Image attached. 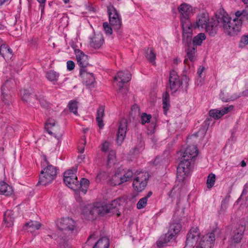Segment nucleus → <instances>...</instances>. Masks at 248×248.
Segmentation results:
<instances>
[{
	"label": "nucleus",
	"mask_w": 248,
	"mask_h": 248,
	"mask_svg": "<svg viewBox=\"0 0 248 248\" xmlns=\"http://www.w3.org/2000/svg\"><path fill=\"white\" fill-rule=\"evenodd\" d=\"M14 219L15 215L14 212L10 210H7L4 214L3 225H5V227L7 228L12 227L14 224Z\"/></svg>",
	"instance_id": "17"
},
{
	"label": "nucleus",
	"mask_w": 248,
	"mask_h": 248,
	"mask_svg": "<svg viewBox=\"0 0 248 248\" xmlns=\"http://www.w3.org/2000/svg\"><path fill=\"white\" fill-rule=\"evenodd\" d=\"M123 179L122 173L120 171H117L110 180L111 184L113 186L120 185L124 183Z\"/></svg>",
	"instance_id": "29"
},
{
	"label": "nucleus",
	"mask_w": 248,
	"mask_h": 248,
	"mask_svg": "<svg viewBox=\"0 0 248 248\" xmlns=\"http://www.w3.org/2000/svg\"><path fill=\"white\" fill-rule=\"evenodd\" d=\"M108 12L109 16V20L121 17L116 9L112 5L108 6Z\"/></svg>",
	"instance_id": "34"
},
{
	"label": "nucleus",
	"mask_w": 248,
	"mask_h": 248,
	"mask_svg": "<svg viewBox=\"0 0 248 248\" xmlns=\"http://www.w3.org/2000/svg\"><path fill=\"white\" fill-rule=\"evenodd\" d=\"M81 141H82V144H83V145L80 147H78L79 152L81 153H83V152L84 151V146L85 145V137H83L81 139Z\"/></svg>",
	"instance_id": "62"
},
{
	"label": "nucleus",
	"mask_w": 248,
	"mask_h": 248,
	"mask_svg": "<svg viewBox=\"0 0 248 248\" xmlns=\"http://www.w3.org/2000/svg\"><path fill=\"white\" fill-rule=\"evenodd\" d=\"M217 26L222 28L225 34L230 36H235L241 31L242 26V19L241 17H237L233 19L226 13L216 15Z\"/></svg>",
	"instance_id": "1"
},
{
	"label": "nucleus",
	"mask_w": 248,
	"mask_h": 248,
	"mask_svg": "<svg viewBox=\"0 0 248 248\" xmlns=\"http://www.w3.org/2000/svg\"><path fill=\"white\" fill-rule=\"evenodd\" d=\"M206 39V36L204 33H200L197 35L195 36L192 41V46L197 47V46H200L202 44L203 40Z\"/></svg>",
	"instance_id": "35"
},
{
	"label": "nucleus",
	"mask_w": 248,
	"mask_h": 248,
	"mask_svg": "<svg viewBox=\"0 0 248 248\" xmlns=\"http://www.w3.org/2000/svg\"><path fill=\"white\" fill-rule=\"evenodd\" d=\"M105 116V106H100L97 110L96 121L100 128L104 126L103 118Z\"/></svg>",
	"instance_id": "21"
},
{
	"label": "nucleus",
	"mask_w": 248,
	"mask_h": 248,
	"mask_svg": "<svg viewBox=\"0 0 248 248\" xmlns=\"http://www.w3.org/2000/svg\"><path fill=\"white\" fill-rule=\"evenodd\" d=\"M197 47L194 46H189L186 49V56L184 60V63L188 64V60L191 62H193L196 60V53Z\"/></svg>",
	"instance_id": "19"
},
{
	"label": "nucleus",
	"mask_w": 248,
	"mask_h": 248,
	"mask_svg": "<svg viewBox=\"0 0 248 248\" xmlns=\"http://www.w3.org/2000/svg\"><path fill=\"white\" fill-rule=\"evenodd\" d=\"M68 108L70 111L75 115H78V104L76 101H70L68 104Z\"/></svg>",
	"instance_id": "44"
},
{
	"label": "nucleus",
	"mask_w": 248,
	"mask_h": 248,
	"mask_svg": "<svg viewBox=\"0 0 248 248\" xmlns=\"http://www.w3.org/2000/svg\"><path fill=\"white\" fill-rule=\"evenodd\" d=\"M80 76L82 79V82L86 86H91L95 82V78L92 73L89 72L87 69L80 70Z\"/></svg>",
	"instance_id": "13"
},
{
	"label": "nucleus",
	"mask_w": 248,
	"mask_h": 248,
	"mask_svg": "<svg viewBox=\"0 0 248 248\" xmlns=\"http://www.w3.org/2000/svg\"><path fill=\"white\" fill-rule=\"evenodd\" d=\"M216 180V176L213 173H210L207 179L206 184L208 188H211L214 185Z\"/></svg>",
	"instance_id": "45"
},
{
	"label": "nucleus",
	"mask_w": 248,
	"mask_h": 248,
	"mask_svg": "<svg viewBox=\"0 0 248 248\" xmlns=\"http://www.w3.org/2000/svg\"><path fill=\"white\" fill-rule=\"evenodd\" d=\"M248 45V33L241 36L239 42L240 46L243 47Z\"/></svg>",
	"instance_id": "54"
},
{
	"label": "nucleus",
	"mask_w": 248,
	"mask_h": 248,
	"mask_svg": "<svg viewBox=\"0 0 248 248\" xmlns=\"http://www.w3.org/2000/svg\"><path fill=\"white\" fill-rule=\"evenodd\" d=\"M175 236L173 233L168 232L164 236H162L157 242V246L158 247H163L164 245L170 242Z\"/></svg>",
	"instance_id": "28"
},
{
	"label": "nucleus",
	"mask_w": 248,
	"mask_h": 248,
	"mask_svg": "<svg viewBox=\"0 0 248 248\" xmlns=\"http://www.w3.org/2000/svg\"><path fill=\"white\" fill-rule=\"evenodd\" d=\"M109 20V23L111 26L113 27L114 30L119 31L122 26V21L121 17L115 18V19H110Z\"/></svg>",
	"instance_id": "41"
},
{
	"label": "nucleus",
	"mask_w": 248,
	"mask_h": 248,
	"mask_svg": "<svg viewBox=\"0 0 248 248\" xmlns=\"http://www.w3.org/2000/svg\"><path fill=\"white\" fill-rule=\"evenodd\" d=\"M59 76V73L54 70H49L46 73V78L54 85L57 83Z\"/></svg>",
	"instance_id": "24"
},
{
	"label": "nucleus",
	"mask_w": 248,
	"mask_h": 248,
	"mask_svg": "<svg viewBox=\"0 0 248 248\" xmlns=\"http://www.w3.org/2000/svg\"><path fill=\"white\" fill-rule=\"evenodd\" d=\"M109 205L101 203H96L93 205H88L84 210L89 218H92L94 215H104L108 213Z\"/></svg>",
	"instance_id": "5"
},
{
	"label": "nucleus",
	"mask_w": 248,
	"mask_h": 248,
	"mask_svg": "<svg viewBox=\"0 0 248 248\" xmlns=\"http://www.w3.org/2000/svg\"><path fill=\"white\" fill-rule=\"evenodd\" d=\"M191 233H188L186 241V246L192 247L197 242V240L194 237H191Z\"/></svg>",
	"instance_id": "49"
},
{
	"label": "nucleus",
	"mask_w": 248,
	"mask_h": 248,
	"mask_svg": "<svg viewBox=\"0 0 248 248\" xmlns=\"http://www.w3.org/2000/svg\"><path fill=\"white\" fill-rule=\"evenodd\" d=\"M243 227L239 228L234 232V235L232 238V242L237 243L240 242L243 234Z\"/></svg>",
	"instance_id": "33"
},
{
	"label": "nucleus",
	"mask_w": 248,
	"mask_h": 248,
	"mask_svg": "<svg viewBox=\"0 0 248 248\" xmlns=\"http://www.w3.org/2000/svg\"><path fill=\"white\" fill-rule=\"evenodd\" d=\"M147 200L146 198L140 199L137 204V207L139 209H142L146 206L147 204Z\"/></svg>",
	"instance_id": "53"
},
{
	"label": "nucleus",
	"mask_w": 248,
	"mask_h": 248,
	"mask_svg": "<svg viewBox=\"0 0 248 248\" xmlns=\"http://www.w3.org/2000/svg\"><path fill=\"white\" fill-rule=\"evenodd\" d=\"M223 95H224L223 93H221L220 94V97L221 99L222 100V101L225 102H230L231 101H233L239 97L238 96H235L234 97L231 96L229 98H227V97H225L223 96Z\"/></svg>",
	"instance_id": "56"
},
{
	"label": "nucleus",
	"mask_w": 248,
	"mask_h": 248,
	"mask_svg": "<svg viewBox=\"0 0 248 248\" xmlns=\"http://www.w3.org/2000/svg\"><path fill=\"white\" fill-rule=\"evenodd\" d=\"M193 26L194 28L204 29L210 35L214 36L217 31V19H210L207 13H202L198 16L196 22Z\"/></svg>",
	"instance_id": "2"
},
{
	"label": "nucleus",
	"mask_w": 248,
	"mask_h": 248,
	"mask_svg": "<svg viewBox=\"0 0 248 248\" xmlns=\"http://www.w3.org/2000/svg\"><path fill=\"white\" fill-rule=\"evenodd\" d=\"M170 107V102H163V108L165 114H167V112L169 109Z\"/></svg>",
	"instance_id": "61"
},
{
	"label": "nucleus",
	"mask_w": 248,
	"mask_h": 248,
	"mask_svg": "<svg viewBox=\"0 0 248 248\" xmlns=\"http://www.w3.org/2000/svg\"><path fill=\"white\" fill-rule=\"evenodd\" d=\"M181 229V226L180 223L173 222L170 225L168 232L171 233H173L175 236L180 232Z\"/></svg>",
	"instance_id": "38"
},
{
	"label": "nucleus",
	"mask_w": 248,
	"mask_h": 248,
	"mask_svg": "<svg viewBox=\"0 0 248 248\" xmlns=\"http://www.w3.org/2000/svg\"><path fill=\"white\" fill-rule=\"evenodd\" d=\"M35 98L38 100L40 105L44 108H46L48 106V104L46 100L45 99L44 96L42 95H35Z\"/></svg>",
	"instance_id": "47"
},
{
	"label": "nucleus",
	"mask_w": 248,
	"mask_h": 248,
	"mask_svg": "<svg viewBox=\"0 0 248 248\" xmlns=\"http://www.w3.org/2000/svg\"><path fill=\"white\" fill-rule=\"evenodd\" d=\"M204 67L203 66H200L199 69H198V71H197V74L199 77V78H201L200 79V83H201L202 84V81L203 80V79L202 78V73L203 72V71H204Z\"/></svg>",
	"instance_id": "59"
},
{
	"label": "nucleus",
	"mask_w": 248,
	"mask_h": 248,
	"mask_svg": "<svg viewBox=\"0 0 248 248\" xmlns=\"http://www.w3.org/2000/svg\"><path fill=\"white\" fill-rule=\"evenodd\" d=\"M178 10L181 14V19H189L190 15L192 14V7L186 3L180 5L178 7Z\"/></svg>",
	"instance_id": "14"
},
{
	"label": "nucleus",
	"mask_w": 248,
	"mask_h": 248,
	"mask_svg": "<svg viewBox=\"0 0 248 248\" xmlns=\"http://www.w3.org/2000/svg\"><path fill=\"white\" fill-rule=\"evenodd\" d=\"M41 226V224L35 221H31L26 223L23 226V229L29 232H33L35 230H38Z\"/></svg>",
	"instance_id": "23"
},
{
	"label": "nucleus",
	"mask_w": 248,
	"mask_h": 248,
	"mask_svg": "<svg viewBox=\"0 0 248 248\" xmlns=\"http://www.w3.org/2000/svg\"><path fill=\"white\" fill-rule=\"evenodd\" d=\"M60 231H64L65 233H71L75 228V222L69 217L61 218L57 223Z\"/></svg>",
	"instance_id": "9"
},
{
	"label": "nucleus",
	"mask_w": 248,
	"mask_h": 248,
	"mask_svg": "<svg viewBox=\"0 0 248 248\" xmlns=\"http://www.w3.org/2000/svg\"><path fill=\"white\" fill-rule=\"evenodd\" d=\"M248 197V184H246L244 186V189L242 192V194L238 199V201L243 200L247 201Z\"/></svg>",
	"instance_id": "46"
},
{
	"label": "nucleus",
	"mask_w": 248,
	"mask_h": 248,
	"mask_svg": "<svg viewBox=\"0 0 248 248\" xmlns=\"http://www.w3.org/2000/svg\"><path fill=\"white\" fill-rule=\"evenodd\" d=\"M117 203L118 202L114 200L111 203L107 204V205H109V207H110L108 211V213L114 214L117 212Z\"/></svg>",
	"instance_id": "50"
},
{
	"label": "nucleus",
	"mask_w": 248,
	"mask_h": 248,
	"mask_svg": "<svg viewBox=\"0 0 248 248\" xmlns=\"http://www.w3.org/2000/svg\"><path fill=\"white\" fill-rule=\"evenodd\" d=\"M77 170V166L66 171L64 173L63 181L65 185L70 188L74 190H78V180L75 173Z\"/></svg>",
	"instance_id": "7"
},
{
	"label": "nucleus",
	"mask_w": 248,
	"mask_h": 248,
	"mask_svg": "<svg viewBox=\"0 0 248 248\" xmlns=\"http://www.w3.org/2000/svg\"><path fill=\"white\" fill-rule=\"evenodd\" d=\"M149 177L148 173L138 172L133 179L132 186L134 190L137 192L144 190L147 186Z\"/></svg>",
	"instance_id": "8"
},
{
	"label": "nucleus",
	"mask_w": 248,
	"mask_h": 248,
	"mask_svg": "<svg viewBox=\"0 0 248 248\" xmlns=\"http://www.w3.org/2000/svg\"><path fill=\"white\" fill-rule=\"evenodd\" d=\"M109 143L108 141H105L102 145L101 150L102 151L106 152L109 151Z\"/></svg>",
	"instance_id": "58"
},
{
	"label": "nucleus",
	"mask_w": 248,
	"mask_h": 248,
	"mask_svg": "<svg viewBox=\"0 0 248 248\" xmlns=\"http://www.w3.org/2000/svg\"><path fill=\"white\" fill-rule=\"evenodd\" d=\"M131 78V74L128 71H119L116 76L114 78V80H120L122 83H125L129 82Z\"/></svg>",
	"instance_id": "20"
},
{
	"label": "nucleus",
	"mask_w": 248,
	"mask_h": 248,
	"mask_svg": "<svg viewBox=\"0 0 248 248\" xmlns=\"http://www.w3.org/2000/svg\"><path fill=\"white\" fill-rule=\"evenodd\" d=\"M188 78L186 76L183 77L182 81L177 73L175 71H171L170 72L169 78L170 89L171 93H175L177 91L183 82L185 83L186 87L187 88L188 85Z\"/></svg>",
	"instance_id": "4"
},
{
	"label": "nucleus",
	"mask_w": 248,
	"mask_h": 248,
	"mask_svg": "<svg viewBox=\"0 0 248 248\" xmlns=\"http://www.w3.org/2000/svg\"><path fill=\"white\" fill-rule=\"evenodd\" d=\"M215 240V236L214 232L207 233L202 237L196 248H212Z\"/></svg>",
	"instance_id": "10"
},
{
	"label": "nucleus",
	"mask_w": 248,
	"mask_h": 248,
	"mask_svg": "<svg viewBox=\"0 0 248 248\" xmlns=\"http://www.w3.org/2000/svg\"><path fill=\"white\" fill-rule=\"evenodd\" d=\"M192 33H183V43L185 46H192Z\"/></svg>",
	"instance_id": "39"
},
{
	"label": "nucleus",
	"mask_w": 248,
	"mask_h": 248,
	"mask_svg": "<svg viewBox=\"0 0 248 248\" xmlns=\"http://www.w3.org/2000/svg\"><path fill=\"white\" fill-rule=\"evenodd\" d=\"M183 28V33H192L193 25H192L189 19H181Z\"/></svg>",
	"instance_id": "27"
},
{
	"label": "nucleus",
	"mask_w": 248,
	"mask_h": 248,
	"mask_svg": "<svg viewBox=\"0 0 248 248\" xmlns=\"http://www.w3.org/2000/svg\"><path fill=\"white\" fill-rule=\"evenodd\" d=\"M190 159L182 156L181 160L177 169V179L179 182H183L190 172Z\"/></svg>",
	"instance_id": "6"
},
{
	"label": "nucleus",
	"mask_w": 248,
	"mask_h": 248,
	"mask_svg": "<svg viewBox=\"0 0 248 248\" xmlns=\"http://www.w3.org/2000/svg\"><path fill=\"white\" fill-rule=\"evenodd\" d=\"M103 27L107 35H111L112 33V29L111 26L107 22H104Z\"/></svg>",
	"instance_id": "55"
},
{
	"label": "nucleus",
	"mask_w": 248,
	"mask_h": 248,
	"mask_svg": "<svg viewBox=\"0 0 248 248\" xmlns=\"http://www.w3.org/2000/svg\"><path fill=\"white\" fill-rule=\"evenodd\" d=\"M145 57L147 59L153 64H155V60L156 58V54L154 50L152 48H148L147 50Z\"/></svg>",
	"instance_id": "37"
},
{
	"label": "nucleus",
	"mask_w": 248,
	"mask_h": 248,
	"mask_svg": "<svg viewBox=\"0 0 248 248\" xmlns=\"http://www.w3.org/2000/svg\"><path fill=\"white\" fill-rule=\"evenodd\" d=\"M56 122L52 119H49L45 125V129L50 135H52V132L50 129H52L55 125Z\"/></svg>",
	"instance_id": "42"
},
{
	"label": "nucleus",
	"mask_w": 248,
	"mask_h": 248,
	"mask_svg": "<svg viewBox=\"0 0 248 248\" xmlns=\"http://www.w3.org/2000/svg\"><path fill=\"white\" fill-rule=\"evenodd\" d=\"M104 37L101 33L94 34L93 37L91 38L90 45L92 47L97 49L99 48L104 43Z\"/></svg>",
	"instance_id": "18"
},
{
	"label": "nucleus",
	"mask_w": 248,
	"mask_h": 248,
	"mask_svg": "<svg viewBox=\"0 0 248 248\" xmlns=\"http://www.w3.org/2000/svg\"><path fill=\"white\" fill-rule=\"evenodd\" d=\"M45 160L47 166L41 170L38 183V185L43 186L51 183L56 178L58 173V169L57 167L49 164L46 158Z\"/></svg>",
	"instance_id": "3"
},
{
	"label": "nucleus",
	"mask_w": 248,
	"mask_h": 248,
	"mask_svg": "<svg viewBox=\"0 0 248 248\" xmlns=\"http://www.w3.org/2000/svg\"><path fill=\"white\" fill-rule=\"evenodd\" d=\"M162 101L163 102H170V95L167 92L163 94Z\"/></svg>",
	"instance_id": "63"
},
{
	"label": "nucleus",
	"mask_w": 248,
	"mask_h": 248,
	"mask_svg": "<svg viewBox=\"0 0 248 248\" xmlns=\"http://www.w3.org/2000/svg\"><path fill=\"white\" fill-rule=\"evenodd\" d=\"M198 150L197 147L194 145L188 146L184 152L182 156L191 160L198 155Z\"/></svg>",
	"instance_id": "16"
},
{
	"label": "nucleus",
	"mask_w": 248,
	"mask_h": 248,
	"mask_svg": "<svg viewBox=\"0 0 248 248\" xmlns=\"http://www.w3.org/2000/svg\"><path fill=\"white\" fill-rule=\"evenodd\" d=\"M127 126L126 120H122L120 122L117 132V141L119 144H121L125 138Z\"/></svg>",
	"instance_id": "12"
},
{
	"label": "nucleus",
	"mask_w": 248,
	"mask_h": 248,
	"mask_svg": "<svg viewBox=\"0 0 248 248\" xmlns=\"http://www.w3.org/2000/svg\"><path fill=\"white\" fill-rule=\"evenodd\" d=\"M116 159V152L114 150L109 151V154L108 156L107 165L108 167H111L114 164Z\"/></svg>",
	"instance_id": "40"
},
{
	"label": "nucleus",
	"mask_w": 248,
	"mask_h": 248,
	"mask_svg": "<svg viewBox=\"0 0 248 248\" xmlns=\"http://www.w3.org/2000/svg\"><path fill=\"white\" fill-rule=\"evenodd\" d=\"M11 81V80H7L1 88L2 101L5 104L8 105H9L11 103L12 97L10 94L6 93V91L8 89V87Z\"/></svg>",
	"instance_id": "15"
},
{
	"label": "nucleus",
	"mask_w": 248,
	"mask_h": 248,
	"mask_svg": "<svg viewBox=\"0 0 248 248\" xmlns=\"http://www.w3.org/2000/svg\"><path fill=\"white\" fill-rule=\"evenodd\" d=\"M22 96V100L23 102L26 103H31L33 95L28 90H23L20 91Z\"/></svg>",
	"instance_id": "31"
},
{
	"label": "nucleus",
	"mask_w": 248,
	"mask_h": 248,
	"mask_svg": "<svg viewBox=\"0 0 248 248\" xmlns=\"http://www.w3.org/2000/svg\"><path fill=\"white\" fill-rule=\"evenodd\" d=\"M121 172L122 173L123 182L125 183L130 180L133 176H136L138 171L131 169H127Z\"/></svg>",
	"instance_id": "26"
},
{
	"label": "nucleus",
	"mask_w": 248,
	"mask_h": 248,
	"mask_svg": "<svg viewBox=\"0 0 248 248\" xmlns=\"http://www.w3.org/2000/svg\"><path fill=\"white\" fill-rule=\"evenodd\" d=\"M152 116L150 114H147L145 113L142 114L141 116V122L142 124L148 123L150 122Z\"/></svg>",
	"instance_id": "52"
},
{
	"label": "nucleus",
	"mask_w": 248,
	"mask_h": 248,
	"mask_svg": "<svg viewBox=\"0 0 248 248\" xmlns=\"http://www.w3.org/2000/svg\"><path fill=\"white\" fill-rule=\"evenodd\" d=\"M89 181L84 178L80 179V181H78V190L80 189L84 194H85L87 191L89 186Z\"/></svg>",
	"instance_id": "30"
},
{
	"label": "nucleus",
	"mask_w": 248,
	"mask_h": 248,
	"mask_svg": "<svg viewBox=\"0 0 248 248\" xmlns=\"http://www.w3.org/2000/svg\"><path fill=\"white\" fill-rule=\"evenodd\" d=\"M12 187L3 181L0 182V194L9 196L12 194Z\"/></svg>",
	"instance_id": "25"
},
{
	"label": "nucleus",
	"mask_w": 248,
	"mask_h": 248,
	"mask_svg": "<svg viewBox=\"0 0 248 248\" xmlns=\"http://www.w3.org/2000/svg\"><path fill=\"white\" fill-rule=\"evenodd\" d=\"M75 53L78 63L80 67V70L87 69L86 67L89 65L88 56L79 49H76Z\"/></svg>",
	"instance_id": "11"
},
{
	"label": "nucleus",
	"mask_w": 248,
	"mask_h": 248,
	"mask_svg": "<svg viewBox=\"0 0 248 248\" xmlns=\"http://www.w3.org/2000/svg\"><path fill=\"white\" fill-rule=\"evenodd\" d=\"M37 0L40 3V6L41 7H42V11H43L44 8V6H45V3L46 2V0Z\"/></svg>",
	"instance_id": "64"
},
{
	"label": "nucleus",
	"mask_w": 248,
	"mask_h": 248,
	"mask_svg": "<svg viewBox=\"0 0 248 248\" xmlns=\"http://www.w3.org/2000/svg\"><path fill=\"white\" fill-rule=\"evenodd\" d=\"M109 245V240L106 237H104L100 239L96 243L93 248H108Z\"/></svg>",
	"instance_id": "32"
},
{
	"label": "nucleus",
	"mask_w": 248,
	"mask_h": 248,
	"mask_svg": "<svg viewBox=\"0 0 248 248\" xmlns=\"http://www.w3.org/2000/svg\"><path fill=\"white\" fill-rule=\"evenodd\" d=\"M234 106L233 105H230L228 107L224 108L223 109L220 110L222 113V115L223 116L224 115L229 113V112L232 110Z\"/></svg>",
	"instance_id": "57"
},
{
	"label": "nucleus",
	"mask_w": 248,
	"mask_h": 248,
	"mask_svg": "<svg viewBox=\"0 0 248 248\" xmlns=\"http://www.w3.org/2000/svg\"><path fill=\"white\" fill-rule=\"evenodd\" d=\"M75 67V63L72 61H68L67 62V69L71 71L74 69Z\"/></svg>",
	"instance_id": "60"
},
{
	"label": "nucleus",
	"mask_w": 248,
	"mask_h": 248,
	"mask_svg": "<svg viewBox=\"0 0 248 248\" xmlns=\"http://www.w3.org/2000/svg\"><path fill=\"white\" fill-rule=\"evenodd\" d=\"M0 54L5 59H10L12 56V50L6 44H2L0 46Z\"/></svg>",
	"instance_id": "22"
},
{
	"label": "nucleus",
	"mask_w": 248,
	"mask_h": 248,
	"mask_svg": "<svg viewBox=\"0 0 248 248\" xmlns=\"http://www.w3.org/2000/svg\"><path fill=\"white\" fill-rule=\"evenodd\" d=\"M220 110L217 109H213L209 111V115L210 117H213L215 119H218L220 118L223 115Z\"/></svg>",
	"instance_id": "43"
},
{
	"label": "nucleus",
	"mask_w": 248,
	"mask_h": 248,
	"mask_svg": "<svg viewBox=\"0 0 248 248\" xmlns=\"http://www.w3.org/2000/svg\"><path fill=\"white\" fill-rule=\"evenodd\" d=\"M188 233H191V237H194L198 240L199 237L200 232L199 229L197 227H193L189 231Z\"/></svg>",
	"instance_id": "51"
},
{
	"label": "nucleus",
	"mask_w": 248,
	"mask_h": 248,
	"mask_svg": "<svg viewBox=\"0 0 248 248\" xmlns=\"http://www.w3.org/2000/svg\"><path fill=\"white\" fill-rule=\"evenodd\" d=\"M235 16L237 17H241L242 22L246 21L248 26V8L242 11H237L235 13Z\"/></svg>",
	"instance_id": "36"
},
{
	"label": "nucleus",
	"mask_w": 248,
	"mask_h": 248,
	"mask_svg": "<svg viewBox=\"0 0 248 248\" xmlns=\"http://www.w3.org/2000/svg\"><path fill=\"white\" fill-rule=\"evenodd\" d=\"M120 88L117 90L118 93L122 96V97L125 99L127 96L128 89L126 87H124L123 86L119 85Z\"/></svg>",
	"instance_id": "48"
}]
</instances>
